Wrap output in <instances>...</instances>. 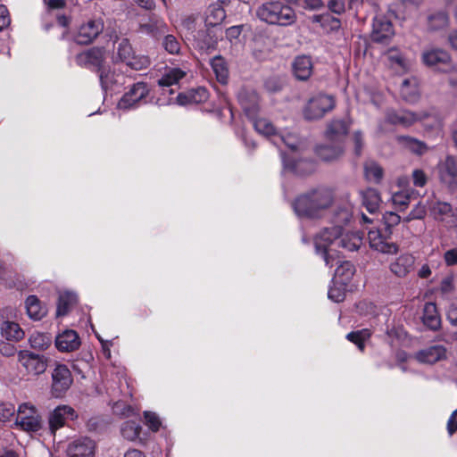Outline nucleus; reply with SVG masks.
<instances>
[{"instance_id":"obj_20","label":"nucleus","mask_w":457,"mask_h":457,"mask_svg":"<svg viewBox=\"0 0 457 457\" xmlns=\"http://www.w3.org/2000/svg\"><path fill=\"white\" fill-rule=\"evenodd\" d=\"M320 202H292V208L299 218L314 219L323 215L328 204L320 205Z\"/></svg>"},{"instance_id":"obj_3","label":"nucleus","mask_w":457,"mask_h":457,"mask_svg":"<svg viewBox=\"0 0 457 457\" xmlns=\"http://www.w3.org/2000/svg\"><path fill=\"white\" fill-rule=\"evenodd\" d=\"M336 106L335 98L325 94H318L312 97L303 109V117L307 120L321 119Z\"/></svg>"},{"instance_id":"obj_52","label":"nucleus","mask_w":457,"mask_h":457,"mask_svg":"<svg viewBox=\"0 0 457 457\" xmlns=\"http://www.w3.org/2000/svg\"><path fill=\"white\" fill-rule=\"evenodd\" d=\"M144 417L145 420V423L153 431H158L161 426L160 420L158 416L151 411H145Z\"/></svg>"},{"instance_id":"obj_46","label":"nucleus","mask_w":457,"mask_h":457,"mask_svg":"<svg viewBox=\"0 0 457 457\" xmlns=\"http://www.w3.org/2000/svg\"><path fill=\"white\" fill-rule=\"evenodd\" d=\"M162 46L170 54H179L180 52V41L171 34L166 33L162 38Z\"/></svg>"},{"instance_id":"obj_27","label":"nucleus","mask_w":457,"mask_h":457,"mask_svg":"<svg viewBox=\"0 0 457 457\" xmlns=\"http://www.w3.org/2000/svg\"><path fill=\"white\" fill-rule=\"evenodd\" d=\"M313 65L311 57L301 55L293 62V73L296 79L305 81L312 74Z\"/></svg>"},{"instance_id":"obj_47","label":"nucleus","mask_w":457,"mask_h":457,"mask_svg":"<svg viewBox=\"0 0 457 457\" xmlns=\"http://www.w3.org/2000/svg\"><path fill=\"white\" fill-rule=\"evenodd\" d=\"M370 332L369 329H361L348 333L346 338L352 343L355 344L358 348L362 352L364 350V343L370 337Z\"/></svg>"},{"instance_id":"obj_64","label":"nucleus","mask_w":457,"mask_h":457,"mask_svg":"<svg viewBox=\"0 0 457 457\" xmlns=\"http://www.w3.org/2000/svg\"><path fill=\"white\" fill-rule=\"evenodd\" d=\"M447 430L451 436L457 430V410L452 412L447 421Z\"/></svg>"},{"instance_id":"obj_1","label":"nucleus","mask_w":457,"mask_h":457,"mask_svg":"<svg viewBox=\"0 0 457 457\" xmlns=\"http://www.w3.org/2000/svg\"><path fill=\"white\" fill-rule=\"evenodd\" d=\"M352 214L346 208H340L335 214L337 226L323 229L315 238L317 253L320 254L328 266H333L334 256L330 245L342 247L347 251L358 250L362 245L363 234L360 231L341 233L340 227L347 224Z\"/></svg>"},{"instance_id":"obj_55","label":"nucleus","mask_w":457,"mask_h":457,"mask_svg":"<svg viewBox=\"0 0 457 457\" xmlns=\"http://www.w3.org/2000/svg\"><path fill=\"white\" fill-rule=\"evenodd\" d=\"M327 5L331 12L341 14L345 10V0H327Z\"/></svg>"},{"instance_id":"obj_11","label":"nucleus","mask_w":457,"mask_h":457,"mask_svg":"<svg viewBox=\"0 0 457 457\" xmlns=\"http://www.w3.org/2000/svg\"><path fill=\"white\" fill-rule=\"evenodd\" d=\"M117 55L122 62H125L133 70H141L147 66V58L138 59L135 56L133 48L128 38H122L118 43Z\"/></svg>"},{"instance_id":"obj_37","label":"nucleus","mask_w":457,"mask_h":457,"mask_svg":"<svg viewBox=\"0 0 457 457\" xmlns=\"http://www.w3.org/2000/svg\"><path fill=\"white\" fill-rule=\"evenodd\" d=\"M26 309L29 316L36 320H41L46 314V309L41 305L36 295H29L26 299Z\"/></svg>"},{"instance_id":"obj_2","label":"nucleus","mask_w":457,"mask_h":457,"mask_svg":"<svg viewBox=\"0 0 457 457\" xmlns=\"http://www.w3.org/2000/svg\"><path fill=\"white\" fill-rule=\"evenodd\" d=\"M255 16L269 25L287 27L296 21V13L289 2L284 0L266 1L255 9Z\"/></svg>"},{"instance_id":"obj_8","label":"nucleus","mask_w":457,"mask_h":457,"mask_svg":"<svg viewBox=\"0 0 457 457\" xmlns=\"http://www.w3.org/2000/svg\"><path fill=\"white\" fill-rule=\"evenodd\" d=\"M17 355L18 361L29 375L38 376L46 370L48 359L45 355L37 354L28 350L19 351Z\"/></svg>"},{"instance_id":"obj_28","label":"nucleus","mask_w":457,"mask_h":457,"mask_svg":"<svg viewBox=\"0 0 457 457\" xmlns=\"http://www.w3.org/2000/svg\"><path fill=\"white\" fill-rule=\"evenodd\" d=\"M439 178L444 182H452L457 178V157L447 155L437 165Z\"/></svg>"},{"instance_id":"obj_43","label":"nucleus","mask_w":457,"mask_h":457,"mask_svg":"<svg viewBox=\"0 0 457 457\" xmlns=\"http://www.w3.org/2000/svg\"><path fill=\"white\" fill-rule=\"evenodd\" d=\"M52 344V338L48 334L35 332L29 337V345L38 351L46 350Z\"/></svg>"},{"instance_id":"obj_34","label":"nucleus","mask_w":457,"mask_h":457,"mask_svg":"<svg viewBox=\"0 0 457 457\" xmlns=\"http://www.w3.org/2000/svg\"><path fill=\"white\" fill-rule=\"evenodd\" d=\"M212 69L216 76L217 80L226 85L228 81V69L225 59L221 55H216L211 60Z\"/></svg>"},{"instance_id":"obj_38","label":"nucleus","mask_w":457,"mask_h":457,"mask_svg":"<svg viewBox=\"0 0 457 457\" xmlns=\"http://www.w3.org/2000/svg\"><path fill=\"white\" fill-rule=\"evenodd\" d=\"M97 74L101 87L104 91L109 89L112 90L113 86L119 84V78H122L121 75H116L115 72L111 71L107 66L104 67Z\"/></svg>"},{"instance_id":"obj_60","label":"nucleus","mask_w":457,"mask_h":457,"mask_svg":"<svg viewBox=\"0 0 457 457\" xmlns=\"http://www.w3.org/2000/svg\"><path fill=\"white\" fill-rule=\"evenodd\" d=\"M11 22L8 9L5 5L0 4V31L5 29Z\"/></svg>"},{"instance_id":"obj_26","label":"nucleus","mask_w":457,"mask_h":457,"mask_svg":"<svg viewBox=\"0 0 457 457\" xmlns=\"http://www.w3.org/2000/svg\"><path fill=\"white\" fill-rule=\"evenodd\" d=\"M349 131V126L344 120H333L328 126L325 137L328 141L343 142Z\"/></svg>"},{"instance_id":"obj_24","label":"nucleus","mask_w":457,"mask_h":457,"mask_svg":"<svg viewBox=\"0 0 457 457\" xmlns=\"http://www.w3.org/2000/svg\"><path fill=\"white\" fill-rule=\"evenodd\" d=\"M332 144L318 145L315 147L316 155L324 162H332L338 159L345 151L343 142L330 141Z\"/></svg>"},{"instance_id":"obj_18","label":"nucleus","mask_w":457,"mask_h":457,"mask_svg":"<svg viewBox=\"0 0 457 457\" xmlns=\"http://www.w3.org/2000/svg\"><path fill=\"white\" fill-rule=\"evenodd\" d=\"M414 358L423 364H435L447 358V349L442 345H434L418 351Z\"/></svg>"},{"instance_id":"obj_29","label":"nucleus","mask_w":457,"mask_h":457,"mask_svg":"<svg viewBox=\"0 0 457 457\" xmlns=\"http://www.w3.org/2000/svg\"><path fill=\"white\" fill-rule=\"evenodd\" d=\"M422 322L428 328L433 331H436L440 328L441 317L435 303L428 302L424 304Z\"/></svg>"},{"instance_id":"obj_9","label":"nucleus","mask_w":457,"mask_h":457,"mask_svg":"<svg viewBox=\"0 0 457 457\" xmlns=\"http://www.w3.org/2000/svg\"><path fill=\"white\" fill-rule=\"evenodd\" d=\"M391 232L380 229H372L368 232L369 244L371 249L386 254L397 253L399 247L391 240Z\"/></svg>"},{"instance_id":"obj_53","label":"nucleus","mask_w":457,"mask_h":457,"mask_svg":"<svg viewBox=\"0 0 457 457\" xmlns=\"http://www.w3.org/2000/svg\"><path fill=\"white\" fill-rule=\"evenodd\" d=\"M14 414V407L10 403H0V422H5Z\"/></svg>"},{"instance_id":"obj_22","label":"nucleus","mask_w":457,"mask_h":457,"mask_svg":"<svg viewBox=\"0 0 457 457\" xmlns=\"http://www.w3.org/2000/svg\"><path fill=\"white\" fill-rule=\"evenodd\" d=\"M414 256L403 253L390 262L389 270L397 278H405L414 270Z\"/></svg>"},{"instance_id":"obj_35","label":"nucleus","mask_w":457,"mask_h":457,"mask_svg":"<svg viewBox=\"0 0 457 457\" xmlns=\"http://www.w3.org/2000/svg\"><path fill=\"white\" fill-rule=\"evenodd\" d=\"M364 177L368 181L379 184L384 177L383 168L375 161H367L363 165Z\"/></svg>"},{"instance_id":"obj_58","label":"nucleus","mask_w":457,"mask_h":457,"mask_svg":"<svg viewBox=\"0 0 457 457\" xmlns=\"http://www.w3.org/2000/svg\"><path fill=\"white\" fill-rule=\"evenodd\" d=\"M412 179L415 187H422L427 184L428 178L422 170L416 169L412 172Z\"/></svg>"},{"instance_id":"obj_31","label":"nucleus","mask_w":457,"mask_h":457,"mask_svg":"<svg viewBox=\"0 0 457 457\" xmlns=\"http://www.w3.org/2000/svg\"><path fill=\"white\" fill-rule=\"evenodd\" d=\"M337 197V195L333 188L321 186L299 195L295 200H335Z\"/></svg>"},{"instance_id":"obj_10","label":"nucleus","mask_w":457,"mask_h":457,"mask_svg":"<svg viewBox=\"0 0 457 457\" xmlns=\"http://www.w3.org/2000/svg\"><path fill=\"white\" fill-rule=\"evenodd\" d=\"M395 35L392 21L384 15H376L373 19L371 40L375 43L387 45Z\"/></svg>"},{"instance_id":"obj_36","label":"nucleus","mask_w":457,"mask_h":457,"mask_svg":"<svg viewBox=\"0 0 457 457\" xmlns=\"http://www.w3.org/2000/svg\"><path fill=\"white\" fill-rule=\"evenodd\" d=\"M1 334L7 340L19 341L24 337V331L13 321H4L1 325Z\"/></svg>"},{"instance_id":"obj_39","label":"nucleus","mask_w":457,"mask_h":457,"mask_svg":"<svg viewBox=\"0 0 457 457\" xmlns=\"http://www.w3.org/2000/svg\"><path fill=\"white\" fill-rule=\"evenodd\" d=\"M448 23L449 16L445 11L436 12L428 17V27L432 31L444 29L448 26Z\"/></svg>"},{"instance_id":"obj_59","label":"nucleus","mask_w":457,"mask_h":457,"mask_svg":"<svg viewBox=\"0 0 457 457\" xmlns=\"http://www.w3.org/2000/svg\"><path fill=\"white\" fill-rule=\"evenodd\" d=\"M17 350L13 344L9 342H1L0 343V353L5 357L13 356L16 353Z\"/></svg>"},{"instance_id":"obj_48","label":"nucleus","mask_w":457,"mask_h":457,"mask_svg":"<svg viewBox=\"0 0 457 457\" xmlns=\"http://www.w3.org/2000/svg\"><path fill=\"white\" fill-rule=\"evenodd\" d=\"M255 130L264 136H273L276 134V128L267 119L260 118L254 120L253 123Z\"/></svg>"},{"instance_id":"obj_33","label":"nucleus","mask_w":457,"mask_h":457,"mask_svg":"<svg viewBox=\"0 0 457 457\" xmlns=\"http://www.w3.org/2000/svg\"><path fill=\"white\" fill-rule=\"evenodd\" d=\"M400 94L407 103H416L420 98V93L414 79H404L402 82Z\"/></svg>"},{"instance_id":"obj_6","label":"nucleus","mask_w":457,"mask_h":457,"mask_svg":"<svg viewBox=\"0 0 457 457\" xmlns=\"http://www.w3.org/2000/svg\"><path fill=\"white\" fill-rule=\"evenodd\" d=\"M421 60L427 67L439 72H449L453 69L451 55L440 48L425 50L421 54Z\"/></svg>"},{"instance_id":"obj_54","label":"nucleus","mask_w":457,"mask_h":457,"mask_svg":"<svg viewBox=\"0 0 457 457\" xmlns=\"http://www.w3.org/2000/svg\"><path fill=\"white\" fill-rule=\"evenodd\" d=\"M112 411L115 414L121 416H129L133 412L132 407L123 402H116L112 406Z\"/></svg>"},{"instance_id":"obj_5","label":"nucleus","mask_w":457,"mask_h":457,"mask_svg":"<svg viewBox=\"0 0 457 457\" xmlns=\"http://www.w3.org/2000/svg\"><path fill=\"white\" fill-rule=\"evenodd\" d=\"M104 28L101 18L89 19L78 27L73 36L74 42L80 46H88L102 34Z\"/></svg>"},{"instance_id":"obj_7","label":"nucleus","mask_w":457,"mask_h":457,"mask_svg":"<svg viewBox=\"0 0 457 457\" xmlns=\"http://www.w3.org/2000/svg\"><path fill=\"white\" fill-rule=\"evenodd\" d=\"M15 424L27 432H37L41 427V419L37 409L29 403L19 406Z\"/></svg>"},{"instance_id":"obj_42","label":"nucleus","mask_w":457,"mask_h":457,"mask_svg":"<svg viewBox=\"0 0 457 457\" xmlns=\"http://www.w3.org/2000/svg\"><path fill=\"white\" fill-rule=\"evenodd\" d=\"M77 303V296L72 293H63L59 296L56 309L58 317L66 315L71 307Z\"/></svg>"},{"instance_id":"obj_40","label":"nucleus","mask_w":457,"mask_h":457,"mask_svg":"<svg viewBox=\"0 0 457 457\" xmlns=\"http://www.w3.org/2000/svg\"><path fill=\"white\" fill-rule=\"evenodd\" d=\"M186 73L179 68H172L158 79V85L162 87H169L179 84Z\"/></svg>"},{"instance_id":"obj_21","label":"nucleus","mask_w":457,"mask_h":457,"mask_svg":"<svg viewBox=\"0 0 457 457\" xmlns=\"http://www.w3.org/2000/svg\"><path fill=\"white\" fill-rule=\"evenodd\" d=\"M149 93L147 84L137 82L133 84L128 92H126L119 102L120 108H129L144 99Z\"/></svg>"},{"instance_id":"obj_23","label":"nucleus","mask_w":457,"mask_h":457,"mask_svg":"<svg viewBox=\"0 0 457 457\" xmlns=\"http://www.w3.org/2000/svg\"><path fill=\"white\" fill-rule=\"evenodd\" d=\"M80 339L78 333L72 329L64 330L55 337V346L60 352L69 353L79 349Z\"/></svg>"},{"instance_id":"obj_4","label":"nucleus","mask_w":457,"mask_h":457,"mask_svg":"<svg viewBox=\"0 0 457 457\" xmlns=\"http://www.w3.org/2000/svg\"><path fill=\"white\" fill-rule=\"evenodd\" d=\"M75 62L78 66L99 72L105 67V49L93 46L76 54Z\"/></svg>"},{"instance_id":"obj_19","label":"nucleus","mask_w":457,"mask_h":457,"mask_svg":"<svg viewBox=\"0 0 457 457\" xmlns=\"http://www.w3.org/2000/svg\"><path fill=\"white\" fill-rule=\"evenodd\" d=\"M96 444L88 437H80L71 441L66 449L68 457H94Z\"/></svg>"},{"instance_id":"obj_13","label":"nucleus","mask_w":457,"mask_h":457,"mask_svg":"<svg viewBox=\"0 0 457 457\" xmlns=\"http://www.w3.org/2000/svg\"><path fill=\"white\" fill-rule=\"evenodd\" d=\"M230 4V0H217L210 4L205 11V27L215 28L220 25L227 17L225 8L229 6Z\"/></svg>"},{"instance_id":"obj_30","label":"nucleus","mask_w":457,"mask_h":457,"mask_svg":"<svg viewBox=\"0 0 457 457\" xmlns=\"http://www.w3.org/2000/svg\"><path fill=\"white\" fill-rule=\"evenodd\" d=\"M285 169L297 175H307L314 170V163L309 160H293L283 155Z\"/></svg>"},{"instance_id":"obj_14","label":"nucleus","mask_w":457,"mask_h":457,"mask_svg":"<svg viewBox=\"0 0 457 457\" xmlns=\"http://www.w3.org/2000/svg\"><path fill=\"white\" fill-rule=\"evenodd\" d=\"M219 36L214 28L205 27L199 29L194 35V46L200 51L210 53L216 49L218 46Z\"/></svg>"},{"instance_id":"obj_17","label":"nucleus","mask_w":457,"mask_h":457,"mask_svg":"<svg viewBox=\"0 0 457 457\" xmlns=\"http://www.w3.org/2000/svg\"><path fill=\"white\" fill-rule=\"evenodd\" d=\"M139 29L153 39L161 40L169 32V26L162 18L153 14L146 22L140 24Z\"/></svg>"},{"instance_id":"obj_32","label":"nucleus","mask_w":457,"mask_h":457,"mask_svg":"<svg viewBox=\"0 0 457 457\" xmlns=\"http://www.w3.org/2000/svg\"><path fill=\"white\" fill-rule=\"evenodd\" d=\"M258 99L257 93L246 87H241L237 93L238 103L245 112L255 110Z\"/></svg>"},{"instance_id":"obj_61","label":"nucleus","mask_w":457,"mask_h":457,"mask_svg":"<svg viewBox=\"0 0 457 457\" xmlns=\"http://www.w3.org/2000/svg\"><path fill=\"white\" fill-rule=\"evenodd\" d=\"M362 200H381L380 193L378 189L368 187L361 191Z\"/></svg>"},{"instance_id":"obj_12","label":"nucleus","mask_w":457,"mask_h":457,"mask_svg":"<svg viewBox=\"0 0 457 457\" xmlns=\"http://www.w3.org/2000/svg\"><path fill=\"white\" fill-rule=\"evenodd\" d=\"M428 117L427 113H416L407 110L396 111L389 109L386 112V121L391 125H401L408 128L416 121L422 120Z\"/></svg>"},{"instance_id":"obj_57","label":"nucleus","mask_w":457,"mask_h":457,"mask_svg":"<svg viewBox=\"0 0 457 457\" xmlns=\"http://www.w3.org/2000/svg\"><path fill=\"white\" fill-rule=\"evenodd\" d=\"M243 29H244L243 24L231 26V27L228 28L225 31L227 39H228L230 42H232L233 40L238 39V37H240V35L243 32Z\"/></svg>"},{"instance_id":"obj_56","label":"nucleus","mask_w":457,"mask_h":457,"mask_svg":"<svg viewBox=\"0 0 457 457\" xmlns=\"http://www.w3.org/2000/svg\"><path fill=\"white\" fill-rule=\"evenodd\" d=\"M383 220L386 226V230L390 231L389 228L397 225L401 221V217L395 212H389L383 215Z\"/></svg>"},{"instance_id":"obj_63","label":"nucleus","mask_w":457,"mask_h":457,"mask_svg":"<svg viewBox=\"0 0 457 457\" xmlns=\"http://www.w3.org/2000/svg\"><path fill=\"white\" fill-rule=\"evenodd\" d=\"M447 320L453 326H457V304L453 303L447 310Z\"/></svg>"},{"instance_id":"obj_45","label":"nucleus","mask_w":457,"mask_h":457,"mask_svg":"<svg viewBox=\"0 0 457 457\" xmlns=\"http://www.w3.org/2000/svg\"><path fill=\"white\" fill-rule=\"evenodd\" d=\"M141 430L140 425L134 420L125 421L121 426V435L128 440H135L139 436Z\"/></svg>"},{"instance_id":"obj_62","label":"nucleus","mask_w":457,"mask_h":457,"mask_svg":"<svg viewBox=\"0 0 457 457\" xmlns=\"http://www.w3.org/2000/svg\"><path fill=\"white\" fill-rule=\"evenodd\" d=\"M444 261L447 266L457 265V248L447 250L444 253Z\"/></svg>"},{"instance_id":"obj_41","label":"nucleus","mask_w":457,"mask_h":457,"mask_svg":"<svg viewBox=\"0 0 457 457\" xmlns=\"http://www.w3.org/2000/svg\"><path fill=\"white\" fill-rule=\"evenodd\" d=\"M355 273L354 265L351 262H342L336 269L335 277L340 279V283L347 285Z\"/></svg>"},{"instance_id":"obj_15","label":"nucleus","mask_w":457,"mask_h":457,"mask_svg":"<svg viewBox=\"0 0 457 457\" xmlns=\"http://www.w3.org/2000/svg\"><path fill=\"white\" fill-rule=\"evenodd\" d=\"M77 417L75 410L69 405H59L48 417L49 430L52 435L62 428L68 420H74Z\"/></svg>"},{"instance_id":"obj_51","label":"nucleus","mask_w":457,"mask_h":457,"mask_svg":"<svg viewBox=\"0 0 457 457\" xmlns=\"http://www.w3.org/2000/svg\"><path fill=\"white\" fill-rule=\"evenodd\" d=\"M388 60L391 63L396 64L400 68L406 67V61L403 55L395 48H390L388 50Z\"/></svg>"},{"instance_id":"obj_50","label":"nucleus","mask_w":457,"mask_h":457,"mask_svg":"<svg viewBox=\"0 0 457 457\" xmlns=\"http://www.w3.org/2000/svg\"><path fill=\"white\" fill-rule=\"evenodd\" d=\"M427 213V207L422 202H418L410 214L403 218L406 221H410L411 220L422 219Z\"/></svg>"},{"instance_id":"obj_16","label":"nucleus","mask_w":457,"mask_h":457,"mask_svg":"<svg viewBox=\"0 0 457 457\" xmlns=\"http://www.w3.org/2000/svg\"><path fill=\"white\" fill-rule=\"evenodd\" d=\"M52 388L56 396H59L66 392L72 383L71 373L68 367L64 364L56 365L52 373Z\"/></svg>"},{"instance_id":"obj_49","label":"nucleus","mask_w":457,"mask_h":457,"mask_svg":"<svg viewBox=\"0 0 457 457\" xmlns=\"http://www.w3.org/2000/svg\"><path fill=\"white\" fill-rule=\"evenodd\" d=\"M345 286L340 282L337 286L336 282H333V286L329 287L328 292V298L335 303L343 302L345 297Z\"/></svg>"},{"instance_id":"obj_25","label":"nucleus","mask_w":457,"mask_h":457,"mask_svg":"<svg viewBox=\"0 0 457 457\" xmlns=\"http://www.w3.org/2000/svg\"><path fill=\"white\" fill-rule=\"evenodd\" d=\"M209 92L204 87H197L191 88L187 92L179 93L177 96V103L179 105H187L191 104H201L207 101Z\"/></svg>"},{"instance_id":"obj_44","label":"nucleus","mask_w":457,"mask_h":457,"mask_svg":"<svg viewBox=\"0 0 457 457\" xmlns=\"http://www.w3.org/2000/svg\"><path fill=\"white\" fill-rule=\"evenodd\" d=\"M399 140L413 154L422 155L428 150L427 145L414 137L402 136Z\"/></svg>"}]
</instances>
